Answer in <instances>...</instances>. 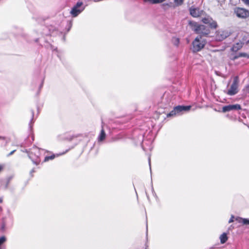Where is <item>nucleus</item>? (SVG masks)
Segmentation results:
<instances>
[{
  "label": "nucleus",
  "mask_w": 249,
  "mask_h": 249,
  "mask_svg": "<svg viewBox=\"0 0 249 249\" xmlns=\"http://www.w3.org/2000/svg\"><path fill=\"white\" fill-rule=\"evenodd\" d=\"M189 25L196 34L207 36L209 34L210 31L207 27L203 25H199L195 21H190Z\"/></svg>",
  "instance_id": "1"
},
{
  "label": "nucleus",
  "mask_w": 249,
  "mask_h": 249,
  "mask_svg": "<svg viewBox=\"0 0 249 249\" xmlns=\"http://www.w3.org/2000/svg\"><path fill=\"white\" fill-rule=\"evenodd\" d=\"M206 44V41L201 36H197L192 43L193 51L196 52L200 51Z\"/></svg>",
  "instance_id": "2"
},
{
  "label": "nucleus",
  "mask_w": 249,
  "mask_h": 249,
  "mask_svg": "<svg viewBox=\"0 0 249 249\" xmlns=\"http://www.w3.org/2000/svg\"><path fill=\"white\" fill-rule=\"evenodd\" d=\"M43 151V149H40L36 147H34L29 153V157L35 164H37L40 161L39 158L40 156L41 151Z\"/></svg>",
  "instance_id": "3"
},
{
  "label": "nucleus",
  "mask_w": 249,
  "mask_h": 249,
  "mask_svg": "<svg viewBox=\"0 0 249 249\" xmlns=\"http://www.w3.org/2000/svg\"><path fill=\"white\" fill-rule=\"evenodd\" d=\"M191 108L190 106H178L174 107V109L172 110L168 115L167 116H173L176 115H180L183 112H186L189 110Z\"/></svg>",
  "instance_id": "4"
},
{
  "label": "nucleus",
  "mask_w": 249,
  "mask_h": 249,
  "mask_svg": "<svg viewBox=\"0 0 249 249\" xmlns=\"http://www.w3.org/2000/svg\"><path fill=\"white\" fill-rule=\"evenodd\" d=\"M85 8L82 1H78L72 8L70 13L72 17H76L85 9Z\"/></svg>",
  "instance_id": "5"
},
{
  "label": "nucleus",
  "mask_w": 249,
  "mask_h": 249,
  "mask_svg": "<svg viewBox=\"0 0 249 249\" xmlns=\"http://www.w3.org/2000/svg\"><path fill=\"white\" fill-rule=\"evenodd\" d=\"M238 85L237 77H236L234 78L230 89L228 90L227 94L229 95H233L236 94L238 92Z\"/></svg>",
  "instance_id": "6"
},
{
  "label": "nucleus",
  "mask_w": 249,
  "mask_h": 249,
  "mask_svg": "<svg viewBox=\"0 0 249 249\" xmlns=\"http://www.w3.org/2000/svg\"><path fill=\"white\" fill-rule=\"evenodd\" d=\"M231 34L228 30H219L216 33V39L219 41L223 40L229 36Z\"/></svg>",
  "instance_id": "7"
},
{
  "label": "nucleus",
  "mask_w": 249,
  "mask_h": 249,
  "mask_svg": "<svg viewBox=\"0 0 249 249\" xmlns=\"http://www.w3.org/2000/svg\"><path fill=\"white\" fill-rule=\"evenodd\" d=\"M241 109V106L239 104L229 105L222 107V112L225 113L231 111L238 110Z\"/></svg>",
  "instance_id": "8"
},
{
  "label": "nucleus",
  "mask_w": 249,
  "mask_h": 249,
  "mask_svg": "<svg viewBox=\"0 0 249 249\" xmlns=\"http://www.w3.org/2000/svg\"><path fill=\"white\" fill-rule=\"evenodd\" d=\"M189 12L190 15L194 17L197 18L203 15L204 11L200 10L198 8H196L194 6H192L189 8Z\"/></svg>",
  "instance_id": "9"
},
{
  "label": "nucleus",
  "mask_w": 249,
  "mask_h": 249,
  "mask_svg": "<svg viewBox=\"0 0 249 249\" xmlns=\"http://www.w3.org/2000/svg\"><path fill=\"white\" fill-rule=\"evenodd\" d=\"M236 16L239 18H245L248 16V12L243 8H238L235 11Z\"/></svg>",
  "instance_id": "10"
},
{
  "label": "nucleus",
  "mask_w": 249,
  "mask_h": 249,
  "mask_svg": "<svg viewBox=\"0 0 249 249\" xmlns=\"http://www.w3.org/2000/svg\"><path fill=\"white\" fill-rule=\"evenodd\" d=\"M243 46V43L241 42H237L234 44L231 48V50L233 52H237L240 50Z\"/></svg>",
  "instance_id": "11"
},
{
  "label": "nucleus",
  "mask_w": 249,
  "mask_h": 249,
  "mask_svg": "<svg viewBox=\"0 0 249 249\" xmlns=\"http://www.w3.org/2000/svg\"><path fill=\"white\" fill-rule=\"evenodd\" d=\"M219 238H220V242L221 244H224V243H226L228 240V237H227V233L225 232H224L220 235Z\"/></svg>",
  "instance_id": "12"
},
{
  "label": "nucleus",
  "mask_w": 249,
  "mask_h": 249,
  "mask_svg": "<svg viewBox=\"0 0 249 249\" xmlns=\"http://www.w3.org/2000/svg\"><path fill=\"white\" fill-rule=\"evenodd\" d=\"M106 138V133L103 129V128L102 129L101 133L99 136L98 140L99 141H103Z\"/></svg>",
  "instance_id": "13"
},
{
  "label": "nucleus",
  "mask_w": 249,
  "mask_h": 249,
  "mask_svg": "<svg viewBox=\"0 0 249 249\" xmlns=\"http://www.w3.org/2000/svg\"><path fill=\"white\" fill-rule=\"evenodd\" d=\"M240 57H244L249 58V54L245 53H240L238 54V55L235 56L234 57V59H237Z\"/></svg>",
  "instance_id": "14"
},
{
  "label": "nucleus",
  "mask_w": 249,
  "mask_h": 249,
  "mask_svg": "<svg viewBox=\"0 0 249 249\" xmlns=\"http://www.w3.org/2000/svg\"><path fill=\"white\" fill-rule=\"evenodd\" d=\"M163 1V0H144V1L145 2H149L151 4H156L161 3Z\"/></svg>",
  "instance_id": "15"
},
{
  "label": "nucleus",
  "mask_w": 249,
  "mask_h": 249,
  "mask_svg": "<svg viewBox=\"0 0 249 249\" xmlns=\"http://www.w3.org/2000/svg\"><path fill=\"white\" fill-rule=\"evenodd\" d=\"M212 20V18H210V17L208 16L207 17H205L204 18H203L202 19V21L207 24H209V23H210L211 21Z\"/></svg>",
  "instance_id": "16"
},
{
  "label": "nucleus",
  "mask_w": 249,
  "mask_h": 249,
  "mask_svg": "<svg viewBox=\"0 0 249 249\" xmlns=\"http://www.w3.org/2000/svg\"><path fill=\"white\" fill-rule=\"evenodd\" d=\"M209 25L211 28L214 29H215L217 26L216 22L213 20V19L211 21L210 23H209Z\"/></svg>",
  "instance_id": "17"
},
{
  "label": "nucleus",
  "mask_w": 249,
  "mask_h": 249,
  "mask_svg": "<svg viewBox=\"0 0 249 249\" xmlns=\"http://www.w3.org/2000/svg\"><path fill=\"white\" fill-rule=\"evenodd\" d=\"M172 43L175 45V46H178L179 43V39L177 37H173L172 39Z\"/></svg>",
  "instance_id": "18"
},
{
  "label": "nucleus",
  "mask_w": 249,
  "mask_h": 249,
  "mask_svg": "<svg viewBox=\"0 0 249 249\" xmlns=\"http://www.w3.org/2000/svg\"><path fill=\"white\" fill-rule=\"evenodd\" d=\"M55 157V155H53L52 156H46L45 159H44V161H47L50 160H53Z\"/></svg>",
  "instance_id": "19"
},
{
  "label": "nucleus",
  "mask_w": 249,
  "mask_h": 249,
  "mask_svg": "<svg viewBox=\"0 0 249 249\" xmlns=\"http://www.w3.org/2000/svg\"><path fill=\"white\" fill-rule=\"evenodd\" d=\"M174 2L177 5H181L183 2V0H174Z\"/></svg>",
  "instance_id": "20"
},
{
  "label": "nucleus",
  "mask_w": 249,
  "mask_h": 249,
  "mask_svg": "<svg viewBox=\"0 0 249 249\" xmlns=\"http://www.w3.org/2000/svg\"><path fill=\"white\" fill-rule=\"evenodd\" d=\"M6 241V238L4 236L0 237V246Z\"/></svg>",
  "instance_id": "21"
},
{
  "label": "nucleus",
  "mask_w": 249,
  "mask_h": 249,
  "mask_svg": "<svg viewBox=\"0 0 249 249\" xmlns=\"http://www.w3.org/2000/svg\"><path fill=\"white\" fill-rule=\"evenodd\" d=\"M244 219V218L238 217L235 218V220L238 221L239 223H242L243 224Z\"/></svg>",
  "instance_id": "22"
},
{
  "label": "nucleus",
  "mask_w": 249,
  "mask_h": 249,
  "mask_svg": "<svg viewBox=\"0 0 249 249\" xmlns=\"http://www.w3.org/2000/svg\"><path fill=\"white\" fill-rule=\"evenodd\" d=\"M243 224L244 225H249V219L244 218V222Z\"/></svg>",
  "instance_id": "23"
},
{
  "label": "nucleus",
  "mask_w": 249,
  "mask_h": 249,
  "mask_svg": "<svg viewBox=\"0 0 249 249\" xmlns=\"http://www.w3.org/2000/svg\"><path fill=\"white\" fill-rule=\"evenodd\" d=\"M244 90L246 92L249 93V85L246 87V88L244 89Z\"/></svg>",
  "instance_id": "24"
},
{
  "label": "nucleus",
  "mask_w": 249,
  "mask_h": 249,
  "mask_svg": "<svg viewBox=\"0 0 249 249\" xmlns=\"http://www.w3.org/2000/svg\"><path fill=\"white\" fill-rule=\"evenodd\" d=\"M234 219V217L233 215H231V218L230 219V220L229 221V223H230L233 222Z\"/></svg>",
  "instance_id": "25"
},
{
  "label": "nucleus",
  "mask_w": 249,
  "mask_h": 249,
  "mask_svg": "<svg viewBox=\"0 0 249 249\" xmlns=\"http://www.w3.org/2000/svg\"><path fill=\"white\" fill-rule=\"evenodd\" d=\"M242 1L246 5H249V0H242Z\"/></svg>",
  "instance_id": "26"
},
{
  "label": "nucleus",
  "mask_w": 249,
  "mask_h": 249,
  "mask_svg": "<svg viewBox=\"0 0 249 249\" xmlns=\"http://www.w3.org/2000/svg\"><path fill=\"white\" fill-rule=\"evenodd\" d=\"M242 1L246 5H249V0H242Z\"/></svg>",
  "instance_id": "27"
},
{
  "label": "nucleus",
  "mask_w": 249,
  "mask_h": 249,
  "mask_svg": "<svg viewBox=\"0 0 249 249\" xmlns=\"http://www.w3.org/2000/svg\"><path fill=\"white\" fill-rule=\"evenodd\" d=\"M16 151V150H13L12 151H11L10 153H9L8 155H7V157H9L10 156H11L12 155H13L15 152Z\"/></svg>",
  "instance_id": "28"
},
{
  "label": "nucleus",
  "mask_w": 249,
  "mask_h": 249,
  "mask_svg": "<svg viewBox=\"0 0 249 249\" xmlns=\"http://www.w3.org/2000/svg\"><path fill=\"white\" fill-rule=\"evenodd\" d=\"M32 120L30 122V125H31L32 122V121H33V118H34V111H32Z\"/></svg>",
  "instance_id": "29"
},
{
  "label": "nucleus",
  "mask_w": 249,
  "mask_h": 249,
  "mask_svg": "<svg viewBox=\"0 0 249 249\" xmlns=\"http://www.w3.org/2000/svg\"><path fill=\"white\" fill-rule=\"evenodd\" d=\"M148 162H149V166H150V169L151 170V159H150V157H149V158H148Z\"/></svg>",
  "instance_id": "30"
},
{
  "label": "nucleus",
  "mask_w": 249,
  "mask_h": 249,
  "mask_svg": "<svg viewBox=\"0 0 249 249\" xmlns=\"http://www.w3.org/2000/svg\"><path fill=\"white\" fill-rule=\"evenodd\" d=\"M3 168V166L1 165H0V172L2 171Z\"/></svg>",
  "instance_id": "31"
},
{
  "label": "nucleus",
  "mask_w": 249,
  "mask_h": 249,
  "mask_svg": "<svg viewBox=\"0 0 249 249\" xmlns=\"http://www.w3.org/2000/svg\"><path fill=\"white\" fill-rule=\"evenodd\" d=\"M35 172V169H33L31 171V172H30V174H33V173H34Z\"/></svg>",
  "instance_id": "32"
},
{
  "label": "nucleus",
  "mask_w": 249,
  "mask_h": 249,
  "mask_svg": "<svg viewBox=\"0 0 249 249\" xmlns=\"http://www.w3.org/2000/svg\"><path fill=\"white\" fill-rule=\"evenodd\" d=\"M247 44H249V39L247 41Z\"/></svg>",
  "instance_id": "33"
},
{
  "label": "nucleus",
  "mask_w": 249,
  "mask_h": 249,
  "mask_svg": "<svg viewBox=\"0 0 249 249\" xmlns=\"http://www.w3.org/2000/svg\"><path fill=\"white\" fill-rule=\"evenodd\" d=\"M0 139H4V138L0 136Z\"/></svg>",
  "instance_id": "34"
},
{
  "label": "nucleus",
  "mask_w": 249,
  "mask_h": 249,
  "mask_svg": "<svg viewBox=\"0 0 249 249\" xmlns=\"http://www.w3.org/2000/svg\"><path fill=\"white\" fill-rule=\"evenodd\" d=\"M147 227H148V226H147V224L146 225V229H147Z\"/></svg>",
  "instance_id": "35"
}]
</instances>
